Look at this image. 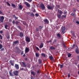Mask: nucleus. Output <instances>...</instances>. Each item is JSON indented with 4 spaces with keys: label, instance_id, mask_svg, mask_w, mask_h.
<instances>
[{
    "label": "nucleus",
    "instance_id": "6e6d98bb",
    "mask_svg": "<svg viewBox=\"0 0 79 79\" xmlns=\"http://www.w3.org/2000/svg\"><path fill=\"white\" fill-rule=\"evenodd\" d=\"M67 14V12H64V15H66Z\"/></svg>",
    "mask_w": 79,
    "mask_h": 79
},
{
    "label": "nucleus",
    "instance_id": "f8f14e48",
    "mask_svg": "<svg viewBox=\"0 0 79 79\" xmlns=\"http://www.w3.org/2000/svg\"><path fill=\"white\" fill-rule=\"evenodd\" d=\"M24 35V34L22 32H20L19 34V36L20 37H23V36Z\"/></svg>",
    "mask_w": 79,
    "mask_h": 79
},
{
    "label": "nucleus",
    "instance_id": "de8ad7c7",
    "mask_svg": "<svg viewBox=\"0 0 79 79\" xmlns=\"http://www.w3.org/2000/svg\"><path fill=\"white\" fill-rule=\"evenodd\" d=\"M12 23L13 24H14L15 23V21L14 20H13V22H12Z\"/></svg>",
    "mask_w": 79,
    "mask_h": 79
},
{
    "label": "nucleus",
    "instance_id": "f257e3e1",
    "mask_svg": "<svg viewBox=\"0 0 79 79\" xmlns=\"http://www.w3.org/2000/svg\"><path fill=\"white\" fill-rule=\"evenodd\" d=\"M40 7L41 8L42 10H44L45 9V7L44 4L43 3H41V4L40 5Z\"/></svg>",
    "mask_w": 79,
    "mask_h": 79
},
{
    "label": "nucleus",
    "instance_id": "aec40b11",
    "mask_svg": "<svg viewBox=\"0 0 79 79\" xmlns=\"http://www.w3.org/2000/svg\"><path fill=\"white\" fill-rule=\"evenodd\" d=\"M50 49H51V50H55V47L53 46H51L50 48Z\"/></svg>",
    "mask_w": 79,
    "mask_h": 79
},
{
    "label": "nucleus",
    "instance_id": "ea45409f",
    "mask_svg": "<svg viewBox=\"0 0 79 79\" xmlns=\"http://www.w3.org/2000/svg\"><path fill=\"white\" fill-rule=\"evenodd\" d=\"M42 27H41V26L39 27V29L40 30V29H42Z\"/></svg>",
    "mask_w": 79,
    "mask_h": 79
},
{
    "label": "nucleus",
    "instance_id": "69168bd1",
    "mask_svg": "<svg viewBox=\"0 0 79 79\" xmlns=\"http://www.w3.org/2000/svg\"><path fill=\"white\" fill-rule=\"evenodd\" d=\"M52 42V40H49V42Z\"/></svg>",
    "mask_w": 79,
    "mask_h": 79
},
{
    "label": "nucleus",
    "instance_id": "c9c22d12",
    "mask_svg": "<svg viewBox=\"0 0 79 79\" xmlns=\"http://www.w3.org/2000/svg\"><path fill=\"white\" fill-rule=\"evenodd\" d=\"M50 60H52V59H53V57L52 56H50Z\"/></svg>",
    "mask_w": 79,
    "mask_h": 79
},
{
    "label": "nucleus",
    "instance_id": "49530a36",
    "mask_svg": "<svg viewBox=\"0 0 79 79\" xmlns=\"http://www.w3.org/2000/svg\"><path fill=\"white\" fill-rule=\"evenodd\" d=\"M13 17L14 18H15V19H16V16L15 15H14Z\"/></svg>",
    "mask_w": 79,
    "mask_h": 79
},
{
    "label": "nucleus",
    "instance_id": "0eeeda50",
    "mask_svg": "<svg viewBox=\"0 0 79 79\" xmlns=\"http://www.w3.org/2000/svg\"><path fill=\"white\" fill-rule=\"evenodd\" d=\"M29 52V48L26 47L25 50V53H27Z\"/></svg>",
    "mask_w": 79,
    "mask_h": 79
},
{
    "label": "nucleus",
    "instance_id": "13d9d810",
    "mask_svg": "<svg viewBox=\"0 0 79 79\" xmlns=\"http://www.w3.org/2000/svg\"><path fill=\"white\" fill-rule=\"evenodd\" d=\"M72 15V16H74V14L72 13L71 14Z\"/></svg>",
    "mask_w": 79,
    "mask_h": 79
},
{
    "label": "nucleus",
    "instance_id": "423d86ee",
    "mask_svg": "<svg viewBox=\"0 0 79 79\" xmlns=\"http://www.w3.org/2000/svg\"><path fill=\"white\" fill-rule=\"evenodd\" d=\"M47 8L49 10H52L53 8L52 6H49V5H48Z\"/></svg>",
    "mask_w": 79,
    "mask_h": 79
},
{
    "label": "nucleus",
    "instance_id": "603ef678",
    "mask_svg": "<svg viewBox=\"0 0 79 79\" xmlns=\"http://www.w3.org/2000/svg\"><path fill=\"white\" fill-rule=\"evenodd\" d=\"M31 79H34V77H31Z\"/></svg>",
    "mask_w": 79,
    "mask_h": 79
},
{
    "label": "nucleus",
    "instance_id": "dca6fc26",
    "mask_svg": "<svg viewBox=\"0 0 79 79\" xmlns=\"http://www.w3.org/2000/svg\"><path fill=\"white\" fill-rule=\"evenodd\" d=\"M31 74H32L34 76H35V74H36V73H35L33 71H31Z\"/></svg>",
    "mask_w": 79,
    "mask_h": 79
},
{
    "label": "nucleus",
    "instance_id": "6e6552de",
    "mask_svg": "<svg viewBox=\"0 0 79 79\" xmlns=\"http://www.w3.org/2000/svg\"><path fill=\"white\" fill-rule=\"evenodd\" d=\"M25 4L26 5L27 7H31V5H30V4H29L28 2H25Z\"/></svg>",
    "mask_w": 79,
    "mask_h": 79
},
{
    "label": "nucleus",
    "instance_id": "79ce46f5",
    "mask_svg": "<svg viewBox=\"0 0 79 79\" xmlns=\"http://www.w3.org/2000/svg\"><path fill=\"white\" fill-rule=\"evenodd\" d=\"M62 17H64V18H66V15H62Z\"/></svg>",
    "mask_w": 79,
    "mask_h": 79
},
{
    "label": "nucleus",
    "instance_id": "774afa93",
    "mask_svg": "<svg viewBox=\"0 0 79 79\" xmlns=\"http://www.w3.org/2000/svg\"><path fill=\"white\" fill-rule=\"evenodd\" d=\"M77 2H79V0H77Z\"/></svg>",
    "mask_w": 79,
    "mask_h": 79
},
{
    "label": "nucleus",
    "instance_id": "c03bdc74",
    "mask_svg": "<svg viewBox=\"0 0 79 79\" xmlns=\"http://www.w3.org/2000/svg\"><path fill=\"white\" fill-rule=\"evenodd\" d=\"M7 39H10V35H8L7 37Z\"/></svg>",
    "mask_w": 79,
    "mask_h": 79
},
{
    "label": "nucleus",
    "instance_id": "09e8293b",
    "mask_svg": "<svg viewBox=\"0 0 79 79\" xmlns=\"http://www.w3.org/2000/svg\"><path fill=\"white\" fill-rule=\"evenodd\" d=\"M4 50V48H2L1 50L0 51H3Z\"/></svg>",
    "mask_w": 79,
    "mask_h": 79
},
{
    "label": "nucleus",
    "instance_id": "72a5a7b5",
    "mask_svg": "<svg viewBox=\"0 0 79 79\" xmlns=\"http://www.w3.org/2000/svg\"><path fill=\"white\" fill-rule=\"evenodd\" d=\"M39 62L40 64L41 63V62H42V61H41V60L40 59H39Z\"/></svg>",
    "mask_w": 79,
    "mask_h": 79
},
{
    "label": "nucleus",
    "instance_id": "b1692460",
    "mask_svg": "<svg viewBox=\"0 0 79 79\" xmlns=\"http://www.w3.org/2000/svg\"><path fill=\"white\" fill-rule=\"evenodd\" d=\"M42 56H44V57H45V54L44 53H43L41 54Z\"/></svg>",
    "mask_w": 79,
    "mask_h": 79
},
{
    "label": "nucleus",
    "instance_id": "2f4dec72",
    "mask_svg": "<svg viewBox=\"0 0 79 79\" xmlns=\"http://www.w3.org/2000/svg\"><path fill=\"white\" fill-rule=\"evenodd\" d=\"M60 68H63V65L62 64H60Z\"/></svg>",
    "mask_w": 79,
    "mask_h": 79
},
{
    "label": "nucleus",
    "instance_id": "bf43d9fd",
    "mask_svg": "<svg viewBox=\"0 0 79 79\" xmlns=\"http://www.w3.org/2000/svg\"><path fill=\"white\" fill-rule=\"evenodd\" d=\"M73 11L74 12H76V10L74 9H73Z\"/></svg>",
    "mask_w": 79,
    "mask_h": 79
},
{
    "label": "nucleus",
    "instance_id": "7ed1b4c3",
    "mask_svg": "<svg viewBox=\"0 0 79 79\" xmlns=\"http://www.w3.org/2000/svg\"><path fill=\"white\" fill-rule=\"evenodd\" d=\"M25 40L26 42H30L31 41V39H30L29 37H27L25 39Z\"/></svg>",
    "mask_w": 79,
    "mask_h": 79
},
{
    "label": "nucleus",
    "instance_id": "bb28decb",
    "mask_svg": "<svg viewBox=\"0 0 79 79\" xmlns=\"http://www.w3.org/2000/svg\"><path fill=\"white\" fill-rule=\"evenodd\" d=\"M34 16V14L33 13H31V14L30 15V16Z\"/></svg>",
    "mask_w": 79,
    "mask_h": 79
},
{
    "label": "nucleus",
    "instance_id": "473e14b6",
    "mask_svg": "<svg viewBox=\"0 0 79 79\" xmlns=\"http://www.w3.org/2000/svg\"><path fill=\"white\" fill-rule=\"evenodd\" d=\"M74 46H75V44H73V45H72V48H74Z\"/></svg>",
    "mask_w": 79,
    "mask_h": 79
},
{
    "label": "nucleus",
    "instance_id": "e433bc0d",
    "mask_svg": "<svg viewBox=\"0 0 79 79\" xmlns=\"http://www.w3.org/2000/svg\"><path fill=\"white\" fill-rule=\"evenodd\" d=\"M0 39L1 40H2L3 39V38H2V35H0Z\"/></svg>",
    "mask_w": 79,
    "mask_h": 79
},
{
    "label": "nucleus",
    "instance_id": "5701e85b",
    "mask_svg": "<svg viewBox=\"0 0 79 79\" xmlns=\"http://www.w3.org/2000/svg\"><path fill=\"white\" fill-rule=\"evenodd\" d=\"M71 33H72V35H73V36H75V35L74 34V32L71 31Z\"/></svg>",
    "mask_w": 79,
    "mask_h": 79
},
{
    "label": "nucleus",
    "instance_id": "393cba45",
    "mask_svg": "<svg viewBox=\"0 0 79 79\" xmlns=\"http://www.w3.org/2000/svg\"><path fill=\"white\" fill-rule=\"evenodd\" d=\"M12 7L14 8H16V6L14 4H12Z\"/></svg>",
    "mask_w": 79,
    "mask_h": 79
},
{
    "label": "nucleus",
    "instance_id": "6ab92c4d",
    "mask_svg": "<svg viewBox=\"0 0 79 79\" xmlns=\"http://www.w3.org/2000/svg\"><path fill=\"white\" fill-rule=\"evenodd\" d=\"M44 47V44H43L41 43L40 45V46L39 47V48H42V47Z\"/></svg>",
    "mask_w": 79,
    "mask_h": 79
},
{
    "label": "nucleus",
    "instance_id": "a211bd4d",
    "mask_svg": "<svg viewBox=\"0 0 79 79\" xmlns=\"http://www.w3.org/2000/svg\"><path fill=\"white\" fill-rule=\"evenodd\" d=\"M22 64L23 67H24V68H26V64H25V63H24V62H22Z\"/></svg>",
    "mask_w": 79,
    "mask_h": 79
},
{
    "label": "nucleus",
    "instance_id": "9b49d317",
    "mask_svg": "<svg viewBox=\"0 0 79 79\" xmlns=\"http://www.w3.org/2000/svg\"><path fill=\"white\" fill-rule=\"evenodd\" d=\"M44 21L45 24H46V23L47 24H48V23H49V21H48V20L47 19L44 20Z\"/></svg>",
    "mask_w": 79,
    "mask_h": 79
},
{
    "label": "nucleus",
    "instance_id": "4be33fe9",
    "mask_svg": "<svg viewBox=\"0 0 79 79\" xmlns=\"http://www.w3.org/2000/svg\"><path fill=\"white\" fill-rule=\"evenodd\" d=\"M61 15L60 14H58L57 15V17L58 18H61Z\"/></svg>",
    "mask_w": 79,
    "mask_h": 79
},
{
    "label": "nucleus",
    "instance_id": "9d476101",
    "mask_svg": "<svg viewBox=\"0 0 79 79\" xmlns=\"http://www.w3.org/2000/svg\"><path fill=\"white\" fill-rule=\"evenodd\" d=\"M58 13H59V14H60V15H62V14H63V12L62 11L60 10H58Z\"/></svg>",
    "mask_w": 79,
    "mask_h": 79
},
{
    "label": "nucleus",
    "instance_id": "39448f33",
    "mask_svg": "<svg viewBox=\"0 0 79 79\" xmlns=\"http://www.w3.org/2000/svg\"><path fill=\"white\" fill-rule=\"evenodd\" d=\"M65 31V27H62L61 29V31L62 33H64Z\"/></svg>",
    "mask_w": 79,
    "mask_h": 79
},
{
    "label": "nucleus",
    "instance_id": "37998d69",
    "mask_svg": "<svg viewBox=\"0 0 79 79\" xmlns=\"http://www.w3.org/2000/svg\"><path fill=\"white\" fill-rule=\"evenodd\" d=\"M35 15L36 16H39V15L38 14H35Z\"/></svg>",
    "mask_w": 79,
    "mask_h": 79
},
{
    "label": "nucleus",
    "instance_id": "a19ab883",
    "mask_svg": "<svg viewBox=\"0 0 79 79\" xmlns=\"http://www.w3.org/2000/svg\"><path fill=\"white\" fill-rule=\"evenodd\" d=\"M57 35L59 37H60V34H57Z\"/></svg>",
    "mask_w": 79,
    "mask_h": 79
},
{
    "label": "nucleus",
    "instance_id": "3c124183",
    "mask_svg": "<svg viewBox=\"0 0 79 79\" xmlns=\"http://www.w3.org/2000/svg\"><path fill=\"white\" fill-rule=\"evenodd\" d=\"M37 73L38 74H39V73H40V71H39V70L37 71Z\"/></svg>",
    "mask_w": 79,
    "mask_h": 79
},
{
    "label": "nucleus",
    "instance_id": "412c9836",
    "mask_svg": "<svg viewBox=\"0 0 79 79\" xmlns=\"http://www.w3.org/2000/svg\"><path fill=\"white\" fill-rule=\"evenodd\" d=\"M13 43L14 44H18V41L17 40V41H14L13 42Z\"/></svg>",
    "mask_w": 79,
    "mask_h": 79
},
{
    "label": "nucleus",
    "instance_id": "20e7f679",
    "mask_svg": "<svg viewBox=\"0 0 79 79\" xmlns=\"http://www.w3.org/2000/svg\"><path fill=\"white\" fill-rule=\"evenodd\" d=\"M4 18L3 16H2L0 18V21L2 23H3Z\"/></svg>",
    "mask_w": 79,
    "mask_h": 79
},
{
    "label": "nucleus",
    "instance_id": "4d7b16f0",
    "mask_svg": "<svg viewBox=\"0 0 79 79\" xmlns=\"http://www.w3.org/2000/svg\"><path fill=\"white\" fill-rule=\"evenodd\" d=\"M0 33L1 34H2V33H3V31H0Z\"/></svg>",
    "mask_w": 79,
    "mask_h": 79
},
{
    "label": "nucleus",
    "instance_id": "f03ea898",
    "mask_svg": "<svg viewBox=\"0 0 79 79\" xmlns=\"http://www.w3.org/2000/svg\"><path fill=\"white\" fill-rule=\"evenodd\" d=\"M13 73L15 76H18V71H13Z\"/></svg>",
    "mask_w": 79,
    "mask_h": 79
},
{
    "label": "nucleus",
    "instance_id": "e2e57ef3",
    "mask_svg": "<svg viewBox=\"0 0 79 79\" xmlns=\"http://www.w3.org/2000/svg\"><path fill=\"white\" fill-rule=\"evenodd\" d=\"M2 12L0 10V14H2Z\"/></svg>",
    "mask_w": 79,
    "mask_h": 79
},
{
    "label": "nucleus",
    "instance_id": "8fccbe9b",
    "mask_svg": "<svg viewBox=\"0 0 79 79\" xmlns=\"http://www.w3.org/2000/svg\"><path fill=\"white\" fill-rule=\"evenodd\" d=\"M31 12H28L27 13V15H31Z\"/></svg>",
    "mask_w": 79,
    "mask_h": 79
},
{
    "label": "nucleus",
    "instance_id": "c756f323",
    "mask_svg": "<svg viewBox=\"0 0 79 79\" xmlns=\"http://www.w3.org/2000/svg\"><path fill=\"white\" fill-rule=\"evenodd\" d=\"M2 48H3V46L2 44H0V49H2Z\"/></svg>",
    "mask_w": 79,
    "mask_h": 79
},
{
    "label": "nucleus",
    "instance_id": "2eb2a0df",
    "mask_svg": "<svg viewBox=\"0 0 79 79\" xmlns=\"http://www.w3.org/2000/svg\"><path fill=\"white\" fill-rule=\"evenodd\" d=\"M10 62L12 66H14V61L12 60H10Z\"/></svg>",
    "mask_w": 79,
    "mask_h": 79
},
{
    "label": "nucleus",
    "instance_id": "4c0bfd02",
    "mask_svg": "<svg viewBox=\"0 0 79 79\" xmlns=\"http://www.w3.org/2000/svg\"><path fill=\"white\" fill-rule=\"evenodd\" d=\"M36 31H39V28H36Z\"/></svg>",
    "mask_w": 79,
    "mask_h": 79
},
{
    "label": "nucleus",
    "instance_id": "864d4df0",
    "mask_svg": "<svg viewBox=\"0 0 79 79\" xmlns=\"http://www.w3.org/2000/svg\"><path fill=\"white\" fill-rule=\"evenodd\" d=\"M76 23L78 24H79V21H76Z\"/></svg>",
    "mask_w": 79,
    "mask_h": 79
},
{
    "label": "nucleus",
    "instance_id": "4468645a",
    "mask_svg": "<svg viewBox=\"0 0 79 79\" xmlns=\"http://www.w3.org/2000/svg\"><path fill=\"white\" fill-rule=\"evenodd\" d=\"M9 75L10 76H14V75H13V74L12 73V72H11V70H10V71L9 72Z\"/></svg>",
    "mask_w": 79,
    "mask_h": 79
},
{
    "label": "nucleus",
    "instance_id": "338daca9",
    "mask_svg": "<svg viewBox=\"0 0 79 79\" xmlns=\"http://www.w3.org/2000/svg\"><path fill=\"white\" fill-rule=\"evenodd\" d=\"M23 56H25V54H24L23 55Z\"/></svg>",
    "mask_w": 79,
    "mask_h": 79
},
{
    "label": "nucleus",
    "instance_id": "0e129e2a",
    "mask_svg": "<svg viewBox=\"0 0 79 79\" xmlns=\"http://www.w3.org/2000/svg\"><path fill=\"white\" fill-rule=\"evenodd\" d=\"M16 24H18V21H16Z\"/></svg>",
    "mask_w": 79,
    "mask_h": 79
},
{
    "label": "nucleus",
    "instance_id": "58836bf2",
    "mask_svg": "<svg viewBox=\"0 0 79 79\" xmlns=\"http://www.w3.org/2000/svg\"><path fill=\"white\" fill-rule=\"evenodd\" d=\"M27 0L29 2H32V0Z\"/></svg>",
    "mask_w": 79,
    "mask_h": 79
},
{
    "label": "nucleus",
    "instance_id": "1a4fd4ad",
    "mask_svg": "<svg viewBox=\"0 0 79 79\" xmlns=\"http://www.w3.org/2000/svg\"><path fill=\"white\" fill-rule=\"evenodd\" d=\"M76 47L77 48H76L75 49L76 52V53L78 54V53H79V48H78L77 47V46H76Z\"/></svg>",
    "mask_w": 79,
    "mask_h": 79
},
{
    "label": "nucleus",
    "instance_id": "a878e982",
    "mask_svg": "<svg viewBox=\"0 0 79 79\" xmlns=\"http://www.w3.org/2000/svg\"><path fill=\"white\" fill-rule=\"evenodd\" d=\"M6 3L7 5H8L9 6H10L11 5H10V4L8 2H6Z\"/></svg>",
    "mask_w": 79,
    "mask_h": 79
},
{
    "label": "nucleus",
    "instance_id": "ddd939ff",
    "mask_svg": "<svg viewBox=\"0 0 79 79\" xmlns=\"http://www.w3.org/2000/svg\"><path fill=\"white\" fill-rule=\"evenodd\" d=\"M15 68L16 69H19V67L18 64H15Z\"/></svg>",
    "mask_w": 79,
    "mask_h": 79
},
{
    "label": "nucleus",
    "instance_id": "f704fd0d",
    "mask_svg": "<svg viewBox=\"0 0 79 79\" xmlns=\"http://www.w3.org/2000/svg\"><path fill=\"white\" fill-rule=\"evenodd\" d=\"M35 48L36 50H40V49H39V48H38V47H36Z\"/></svg>",
    "mask_w": 79,
    "mask_h": 79
},
{
    "label": "nucleus",
    "instance_id": "c85d7f7f",
    "mask_svg": "<svg viewBox=\"0 0 79 79\" xmlns=\"http://www.w3.org/2000/svg\"><path fill=\"white\" fill-rule=\"evenodd\" d=\"M8 26L7 25H6L5 26V27L6 29H7V27H8Z\"/></svg>",
    "mask_w": 79,
    "mask_h": 79
},
{
    "label": "nucleus",
    "instance_id": "7c9ffc66",
    "mask_svg": "<svg viewBox=\"0 0 79 79\" xmlns=\"http://www.w3.org/2000/svg\"><path fill=\"white\" fill-rule=\"evenodd\" d=\"M71 54H69L68 55V57H69V58L70 57H71Z\"/></svg>",
    "mask_w": 79,
    "mask_h": 79
},
{
    "label": "nucleus",
    "instance_id": "a18cd8bd",
    "mask_svg": "<svg viewBox=\"0 0 79 79\" xmlns=\"http://www.w3.org/2000/svg\"><path fill=\"white\" fill-rule=\"evenodd\" d=\"M23 24L24 25H26V22L25 21L23 22Z\"/></svg>",
    "mask_w": 79,
    "mask_h": 79
},
{
    "label": "nucleus",
    "instance_id": "680f3d73",
    "mask_svg": "<svg viewBox=\"0 0 79 79\" xmlns=\"http://www.w3.org/2000/svg\"><path fill=\"white\" fill-rule=\"evenodd\" d=\"M9 21H10V22H11V19H10L9 20Z\"/></svg>",
    "mask_w": 79,
    "mask_h": 79
},
{
    "label": "nucleus",
    "instance_id": "052dcab7",
    "mask_svg": "<svg viewBox=\"0 0 79 79\" xmlns=\"http://www.w3.org/2000/svg\"><path fill=\"white\" fill-rule=\"evenodd\" d=\"M23 53H24L23 52H22L21 53V55H23Z\"/></svg>",
    "mask_w": 79,
    "mask_h": 79
},
{
    "label": "nucleus",
    "instance_id": "cd10ccee",
    "mask_svg": "<svg viewBox=\"0 0 79 79\" xmlns=\"http://www.w3.org/2000/svg\"><path fill=\"white\" fill-rule=\"evenodd\" d=\"M19 8L20 9H22L23 8V6L22 5H20L19 6Z\"/></svg>",
    "mask_w": 79,
    "mask_h": 79
},
{
    "label": "nucleus",
    "instance_id": "f3484780",
    "mask_svg": "<svg viewBox=\"0 0 79 79\" xmlns=\"http://www.w3.org/2000/svg\"><path fill=\"white\" fill-rule=\"evenodd\" d=\"M40 55V54L39 53H35V56L36 57H39V56Z\"/></svg>",
    "mask_w": 79,
    "mask_h": 79
},
{
    "label": "nucleus",
    "instance_id": "5fc2aeb1",
    "mask_svg": "<svg viewBox=\"0 0 79 79\" xmlns=\"http://www.w3.org/2000/svg\"><path fill=\"white\" fill-rule=\"evenodd\" d=\"M70 77V74H69L68 75V77Z\"/></svg>",
    "mask_w": 79,
    "mask_h": 79
}]
</instances>
